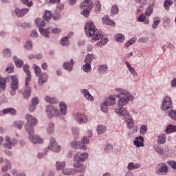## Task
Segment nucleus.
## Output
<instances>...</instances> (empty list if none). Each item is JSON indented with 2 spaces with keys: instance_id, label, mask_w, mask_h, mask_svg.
I'll list each match as a JSON object with an SVG mask.
<instances>
[{
  "instance_id": "f257e3e1",
  "label": "nucleus",
  "mask_w": 176,
  "mask_h": 176,
  "mask_svg": "<svg viewBox=\"0 0 176 176\" xmlns=\"http://www.w3.org/2000/svg\"><path fill=\"white\" fill-rule=\"evenodd\" d=\"M114 91L116 97L119 98L117 102L118 109H116L115 112L117 115H119V116H124V118H127L130 114L127 111V108L123 107L127 105L130 101H133L134 100V96L123 88H116Z\"/></svg>"
},
{
  "instance_id": "f03ea898",
  "label": "nucleus",
  "mask_w": 176,
  "mask_h": 176,
  "mask_svg": "<svg viewBox=\"0 0 176 176\" xmlns=\"http://www.w3.org/2000/svg\"><path fill=\"white\" fill-rule=\"evenodd\" d=\"M85 32L89 38L92 36L93 41H100L102 38V34L96 30V25L92 21L86 23L85 26Z\"/></svg>"
},
{
  "instance_id": "7ed1b4c3",
  "label": "nucleus",
  "mask_w": 176,
  "mask_h": 176,
  "mask_svg": "<svg viewBox=\"0 0 176 176\" xmlns=\"http://www.w3.org/2000/svg\"><path fill=\"white\" fill-rule=\"evenodd\" d=\"M173 108H174V105L173 104V100L171 99V97L168 96H165L162 101L161 111L165 113H168V112H170V109H173Z\"/></svg>"
},
{
  "instance_id": "20e7f679",
  "label": "nucleus",
  "mask_w": 176,
  "mask_h": 176,
  "mask_svg": "<svg viewBox=\"0 0 176 176\" xmlns=\"http://www.w3.org/2000/svg\"><path fill=\"white\" fill-rule=\"evenodd\" d=\"M81 9H83L81 14H83L85 17H89L90 16V11L91 10L93 6L91 5V0H85L80 3Z\"/></svg>"
},
{
  "instance_id": "39448f33",
  "label": "nucleus",
  "mask_w": 176,
  "mask_h": 176,
  "mask_svg": "<svg viewBox=\"0 0 176 176\" xmlns=\"http://www.w3.org/2000/svg\"><path fill=\"white\" fill-rule=\"evenodd\" d=\"M46 113L48 119H53V116H60L58 109L53 105L47 106Z\"/></svg>"
},
{
  "instance_id": "423d86ee",
  "label": "nucleus",
  "mask_w": 176,
  "mask_h": 176,
  "mask_svg": "<svg viewBox=\"0 0 176 176\" xmlns=\"http://www.w3.org/2000/svg\"><path fill=\"white\" fill-rule=\"evenodd\" d=\"M47 149L49 151H53V152H55L56 153H58L60 151H61V146L57 144V142H56V139L53 137H51L50 139V144L47 147H46Z\"/></svg>"
},
{
  "instance_id": "0eeeda50",
  "label": "nucleus",
  "mask_w": 176,
  "mask_h": 176,
  "mask_svg": "<svg viewBox=\"0 0 176 176\" xmlns=\"http://www.w3.org/2000/svg\"><path fill=\"white\" fill-rule=\"evenodd\" d=\"M19 141L16 138L11 139L9 136H6L5 143L3 144V147L6 149H12V146H16Z\"/></svg>"
},
{
  "instance_id": "6e6552de",
  "label": "nucleus",
  "mask_w": 176,
  "mask_h": 176,
  "mask_svg": "<svg viewBox=\"0 0 176 176\" xmlns=\"http://www.w3.org/2000/svg\"><path fill=\"white\" fill-rule=\"evenodd\" d=\"M11 85L12 90L10 91L11 96L16 95V90L19 89V77L17 76H11Z\"/></svg>"
},
{
  "instance_id": "1a4fd4ad",
  "label": "nucleus",
  "mask_w": 176,
  "mask_h": 176,
  "mask_svg": "<svg viewBox=\"0 0 176 176\" xmlns=\"http://www.w3.org/2000/svg\"><path fill=\"white\" fill-rule=\"evenodd\" d=\"M89 159V153L84 152V153H77L74 156V162L76 163H80V162H85Z\"/></svg>"
},
{
  "instance_id": "9d476101",
  "label": "nucleus",
  "mask_w": 176,
  "mask_h": 176,
  "mask_svg": "<svg viewBox=\"0 0 176 176\" xmlns=\"http://www.w3.org/2000/svg\"><path fill=\"white\" fill-rule=\"evenodd\" d=\"M3 163L4 165L1 167V171L2 173H6L8 168H12V164L9 160L0 157V164H3Z\"/></svg>"
},
{
  "instance_id": "9b49d317",
  "label": "nucleus",
  "mask_w": 176,
  "mask_h": 176,
  "mask_svg": "<svg viewBox=\"0 0 176 176\" xmlns=\"http://www.w3.org/2000/svg\"><path fill=\"white\" fill-rule=\"evenodd\" d=\"M30 12V8H16L13 12V14H16V17H24V15L27 14Z\"/></svg>"
},
{
  "instance_id": "f8f14e48",
  "label": "nucleus",
  "mask_w": 176,
  "mask_h": 176,
  "mask_svg": "<svg viewBox=\"0 0 176 176\" xmlns=\"http://www.w3.org/2000/svg\"><path fill=\"white\" fill-rule=\"evenodd\" d=\"M74 120L76 122H78V123H86L87 122V116L80 113H76L74 115Z\"/></svg>"
},
{
  "instance_id": "ddd939ff",
  "label": "nucleus",
  "mask_w": 176,
  "mask_h": 176,
  "mask_svg": "<svg viewBox=\"0 0 176 176\" xmlns=\"http://www.w3.org/2000/svg\"><path fill=\"white\" fill-rule=\"evenodd\" d=\"M30 82L25 81V88L23 91V96L25 100H28L31 97V87H30Z\"/></svg>"
},
{
  "instance_id": "4468645a",
  "label": "nucleus",
  "mask_w": 176,
  "mask_h": 176,
  "mask_svg": "<svg viewBox=\"0 0 176 176\" xmlns=\"http://www.w3.org/2000/svg\"><path fill=\"white\" fill-rule=\"evenodd\" d=\"M38 78V84L39 86H43L44 83L47 82V79H49V74L46 72H43L39 76H37Z\"/></svg>"
},
{
  "instance_id": "2eb2a0df",
  "label": "nucleus",
  "mask_w": 176,
  "mask_h": 176,
  "mask_svg": "<svg viewBox=\"0 0 176 176\" xmlns=\"http://www.w3.org/2000/svg\"><path fill=\"white\" fill-rule=\"evenodd\" d=\"M25 119L27 121L26 124H32V126H36V124H38L36 118L30 114H25Z\"/></svg>"
},
{
  "instance_id": "dca6fc26",
  "label": "nucleus",
  "mask_w": 176,
  "mask_h": 176,
  "mask_svg": "<svg viewBox=\"0 0 176 176\" xmlns=\"http://www.w3.org/2000/svg\"><path fill=\"white\" fill-rule=\"evenodd\" d=\"M23 71L27 76L25 78V82H26V85L28 82H31L32 76H31V72L30 71V65L28 64H25L23 66Z\"/></svg>"
},
{
  "instance_id": "f3484780",
  "label": "nucleus",
  "mask_w": 176,
  "mask_h": 176,
  "mask_svg": "<svg viewBox=\"0 0 176 176\" xmlns=\"http://www.w3.org/2000/svg\"><path fill=\"white\" fill-rule=\"evenodd\" d=\"M73 166L75 167L76 173H85L86 171V166L80 162H74Z\"/></svg>"
},
{
  "instance_id": "a211bd4d",
  "label": "nucleus",
  "mask_w": 176,
  "mask_h": 176,
  "mask_svg": "<svg viewBox=\"0 0 176 176\" xmlns=\"http://www.w3.org/2000/svg\"><path fill=\"white\" fill-rule=\"evenodd\" d=\"M30 141L34 144H43V140L38 135H34L33 134L29 135Z\"/></svg>"
},
{
  "instance_id": "6ab92c4d",
  "label": "nucleus",
  "mask_w": 176,
  "mask_h": 176,
  "mask_svg": "<svg viewBox=\"0 0 176 176\" xmlns=\"http://www.w3.org/2000/svg\"><path fill=\"white\" fill-rule=\"evenodd\" d=\"M116 95H110L104 100V104H107L109 107L115 105L116 104Z\"/></svg>"
},
{
  "instance_id": "aec40b11",
  "label": "nucleus",
  "mask_w": 176,
  "mask_h": 176,
  "mask_svg": "<svg viewBox=\"0 0 176 176\" xmlns=\"http://www.w3.org/2000/svg\"><path fill=\"white\" fill-rule=\"evenodd\" d=\"M158 169L157 170V174H167V173L168 172V169L167 168V165H166V164L164 163H161L160 164H158Z\"/></svg>"
},
{
  "instance_id": "412c9836",
  "label": "nucleus",
  "mask_w": 176,
  "mask_h": 176,
  "mask_svg": "<svg viewBox=\"0 0 176 176\" xmlns=\"http://www.w3.org/2000/svg\"><path fill=\"white\" fill-rule=\"evenodd\" d=\"M102 23L103 24H106V25H111V27H115V25H116V24L115 23V21L109 19V16L108 15H105L102 19Z\"/></svg>"
},
{
  "instance_id": "4be33fe9",
  "label": "nucleus",
  "mask_w": 176,
  "mask_h": 176,
  "mask_svg": "<svg viewBox=\"0 0 176 176\" xmlns=\"http://www.w3.org/2000/svg\"><path fill=\"white\" fill-rule=\"evenodd\" d=\"M59 108V115H61V116H65V115H67V104L64 102H60Z\"/></svg>"
},
{
  "instance_id": "5701e85b",
  "label": "nucleus",
  "mask_w": 176,
  "mask_h": 176,
  "mask_svg": "<svg viewBox=\"0 0 176 176\" xmlns=\"http://www.w3.org/2000/svg\"><path fill=\"white\" fill-rule=\"evenodd\" d=\"M74 64H75V62H74V59H71L70 62H64L63 67L64 69H66L67 71L71 72V71L74 69Z\"/></svg>"
},
{
  "instance_id": "b1692460",
  "label": "nucleus",
  "mask_w": 176,
  "mask_h": 176,
  "mask_svg": "<svg viewBox=\"0 0 176 176\" xmlns=\"http://www.w3.org/2000/svg\"><path fill=\"white\" fill-rule=\"evenodd\" d=\"M133 145L137 146V148H141V146H144V137H136L133 140Z\"/></svg>"
},
{
  "instance_id": "393cba45",
  "label": "nucleus",
  "mask_w": 176,
  "mask_h": 176,
  "mask_svg": "<svg viewBox=\"0 0 176 176\" xmlns=\"http://www.w3.org/2000/svg\"><path fill=\"white\" fill-rule=\"evenodd\" d=\"M124 119L127 128L129 129V130H131V129L134 127V120H133V118L129 114V116H127V117H126Z\"/></svg>"
},
{
  "instance_id": "a878e982",
  "label": "nucleus",
  "mask_w": 176,
  "mask_h": 176,
  "mask_svg": "<svg viewBox=\"0 0 176 176\" xmlns=\"http://www.w3.org/2000/svg\"><path fill=\"white\" fill-rule=\"evenodd\" d=\"M2 113L3 115H11V116H14V115H16L17 111L14 108L10 107L3 109Z\"/></svg>"
},
{
  "instance_id": "bb28decb",
  "label": "nucleus",
  "mask_w": 176,
  "mask_h": 176,
  "mask_svg": "<svg viewBox=\"0 0 176 176\" xmlns=\"http://www.w3.org/2000/svg\"><path fill=\"white\" fill-rule=\"evenodd\" d=\"M89 142H90V138L86 136H84L82 138V143H80V149H83L84 151H86V149H87V146H86V144H89Z\"/></svg>"
},
{
  "instance_id": "cd10ccee",
  "label": "nucleus",
  "mask_w": 176,
  "mask_h": 176,
  "mask_svg": "<svg viewBox=\"0 0 176 176\" xmlns=\"http://www.w3.org/2000/svg\"><path fill=\"white\" fill-rule=\"evenodd\" d=\"M62 174H64V175H75V174H76V170L75 168H65L63 169Z\"/></svg>"
},
{
  "instance_id": "c85d7f7f",
  "label": "nucleus",
  "mask_w": 176,
  "mask_h": 176,
  "mask_svg": "<svg viewBox=\"0 0 176 176\" xmlns=\"http://www.w3.org/2000/svg\"><path fill=\"white\" fill-rule=\"evenodd\" d=\"M39 32L42 36H44V38H50V30H52L51 28H48L47 29L45 28H40Z\"/></svg>"
},
{
  "instance_id": "c756f323",
  "label": "nucleus",
  "mask_w": 176,
  "mask_h": 176,
  "mask_svg": "<svg viewBox=\"0 0 176 176\" xmlns=\"http://www.w3.org/2000/svg\"><path fill=\"white\" fill-rule=\"evenodd\" d=\"M47 134L52 135L54 133V123L49 122L45 128Z\"/></svg>"
},
{
  "instance_id": "7c9ffc66",
  "label": "nucleus",
  "mask_w": 176,
  "mask_h": 176,
  "mask_svg": "<svg viewBox=\"0 0 176 176\" xmlns=\"http://www.w3.org/2000/svg\"><path fill=\"white\" fill-rule=\"evenodd\" d=\"M45 102H47L48 104H58V99L56 97H50L49 96H46L45 97Z\"/></svg>"
},
{
  "instance_id": "2f4dec72",
  "label": "nucleus",
  "mask_w": 176,
  "mask_h": 176,
  "mask_svg": "<svg viewBox=\"0 0 176 176\" xmlns=\"http://www.w3.org/2000/svg\"><path fill=\"white\" fill-rule=\"evenodd\" d=\"M140 167H141V165L139 163L134 164L133 162H130L128 164L127 170L132 171L133 170H138Z\"/></svg>"
},
{
  "instance_id": "473e14b6",
  "label": "nucleus",
  "mask_w": 176,
  "mask_h": 176,
  "mask_svg": "<svg viewBox=\"0 0 176 176\" xmlns=\"http://www.w3.org/2000/svg\"><path fill=\"white\" fill-rule=\"evenodd\" d=\"M25 130L28 133L29 135H31L32 134H34V127H35V125H32L31 124H25Z\"/></svg>"
},
{
  "instance_id": "72a5a7b5",
  "label": "nucleus",
  "mask_w": 176,
  "mask_h": 176,
  "mask_svg": "<svg viewBox=\"0 0 176 176\" xmlns=\"http://www.w3.org/2000/svg\"><path fill=\"white\" fill-rule=\"evenodd\" d=\"M35 24L38 28V30L46 26V22H45V21L42 20L41 18H36L35 19Z\"/></svg>"
},
{
  "instance_id": "f704fd0d",
  "label": "nucleus",
  "mask_w": 176,
  "mask_h": 176,
  "mask_svg": "<svg viewBox=\"0 0 176 176\" xmlns=\"http://www.w3.org/2000/svg\"><path fill=\"white\" fill-rule=\"evenodd\" d=\"M13 60L17 68H21L23 65H24V61H23L21 59H19L17 56H14Z\"/></svg>"
},
{
  "instance_id": "c9c22d12",
  "label": "nucleus",
  "mask_w": 176,
  "mask_h": 176,
  "mask_svg": "<svg viewBox=\"0 0 176 176\" xmlns=\"http://www.w3.org/2000/svg\"><path fill=\"white\" fill-rule=\"evenodd\" d=\"M23 126H24V121L23 120L14 121L12 124V127H16V129H19V130H21Z\"/></svg>"
},
{
  "instance_id": "e433bc0d",
  "label": "nucleus",
  "mask_w": 176,
  "mask_h": 176,
  "mask_svg": "<svg viewBox=\"0 0 176 176\" xmlns=\"http://www.w3.org/2000/svg\"><path fill=\"white\" fill-rule=\"evenodd\" d=\"M125 65H126L127 68L129 69V72L133 76H138V73L135 72V69L134 67H131V65L127 62L125 61Z\"/></svg>"
},
{
  "instance_id": "4c0bfd02",
  "label": "nucleus",
  "mask_w": 176,
  "mask_h": 176,
  "mask_svg": "<svg viewBox=\"0 0 176 176\" xmlns=\"http://www.w3.org/2000/svg\"><path fill=\"white\" fill-rule=\"evenodd\" d=\"M166 138H167V135H166V134L162 133L160 135L157 137V144H159L160 145H163V144H166Z\"/></svg>"
},
{
  "instance_id": "58836bf2",
  "label": "nucleus",
  "mask_w": 176,
  "mask_h": 176,
  "mask_svg": "<svg viewBox=\"0 0 176 176\" xmlns=\"http://www.w3.org/2000/svg\"><path fill=\"white\" fill-rule=\"evenodd\" d=\"M47 153H49V148H47V147H46L45 148H44L43 152H39L37 154L36 157L39 160L45 159V157H46V156H47Z\"/></svg>"
},
{
  "instance_id": "ea45409f",
  "label": "nucleus",
  "mask_w": 176,
  "mask_h": 176,
  "mask_svg": "<svg viewBox=\"0 0 176 176\" xmlns=\"http://www.w3.org/2000/svg\"><path fill=\"white\" fill-rule=\"evenodd\" d=\"M138 21L140 23H144V24H149V18H146V16L142 14L138 18Z\"/></svg>"
},
{
  "instance_id": "a19ab883",
  "label": "nucleus",
  "mask_w": 176,
  "mask_h": 176,
  "mask_svg": "<svg viewBox=\"0 0 176 176\" xmlns=\"http://www.w3.org/2000/svg\"><path fill=\"white\" fill-rule=\"evenodd\" d=\"M175 131H176V126L173 124H169L165 130L166 134H171V133H175Z\"/></svg>"
},
{
  "instance_id": "79ce46f5",
  "label": "nucleus",
  "mask_w": 176,
  "mask_h": 176,
  "mask_svg": "<svg viewBox=\"0 0 176 176\" xmlns=\"http://www.w3.org/2000/svg\"><path fill=\"white\" fill-rule=\"evenodd\" d=\"M66 166V163L64 161L62 162H56V170L58 171H63V170H64V168Z\"/></svg>"
},
{
  "instance_id": "37998d69",
  "label": "nucleus",
  "mask_w": 176,
  "mask_h": 176,
  "mask_svg": "<svg viewBox=\"0 0 176 176\" xmlns=\"http://www.w3.org/2000/svg\"><path fill=\"white\" fill-rule=\"evenodd\" d=\"M108 71V65L103 64V65H100L98 67V72L99 74H107Z\"/></svg>"
},
{
  "instance_id": "c03bdc74",
  "label": "nucleus",
  "mask_w": 176,
  "mask_h": 176,
  "mask_svg": "<svg viewBox=\"0 0 176 176\" xmlns=\"http://www.w3.org/2000/svg\"><path fill=\"white\" fill-rule=\"evenodd\" d=\"M119 13V8L116 4H114L111 9V16L113 17V16H116Z\"/></svg>"
},
{
  "instance_id": "a18cd8bd",
  "label": "nucleus",
  "mask_w": 176,
  "mask_h": 176,
  "mask_svg": "<svg viewBox=\"0 0 176 176\" xmlns=\"http://www.w3.org/2000/svg\"><path fill=\"white\" fill-rule=\"evenodd\" d=\"M107 131V127L104 125H99L97 127V132L99 135L104 134Z\"/></svg>"
},
{
  "instance_id": "49530a36",
  "label": "nucleus",
  "mask_w": 176,
  "mask_h": 176,
  "mask_svg": "<svg viewBox=\"0 0 176 176\" xmlns=\"http://www.w3.org/2000/svg\"><path fill=\"white\" fill-rule=\"evenodd\" d=\"M94 58V55L92 54H88L85 58V63L87 64H91V61Z\"/></svg>"
},
{
  "instance_id": "de8ad7c7",
  "label": "nucleus",
  "mask_w": 176,
  "mask_h": 176,
  "mask_svg": "<svg viewBox=\"0 0 176 176\" xmlns=\"http://www.w3.org/2000/svg\"><path fill=\"white\" fill-rule=\"evenodd\" d=\"M159 24H160V19H159V17H154L153 23L152 25V29L156 30V28H157V27L159 26Z\"/></svg>"
},
{
  "instance_id": "09e8293b",
  "label": "nucleus",
  "mask_w": 176,
  "mask_h": 176,
  "mask_svg": "<svg viewBox=\"0 0 176 176\" xmlns=\"http://www.w3.org/2000/svg\"><path fill=\"white\" fill-rule=\"evenodd\" d=\"M114 38L116 42H123L126 37L122 34L118 33L115 35Z\"/></svg>"
},
{
  "instance_id": "8fccbe9b",
  "label": "nucleus",
  "mask_w": 176,
  "mask_h": 176,
  "mask_svg": "<svg viewBox=\"0 0 176 176\" xmlns=\"http://www.w3.org/2000/svg\"><path fill=\"white\" fill-rule=\"evenodd\" d=\"M173 5V1L171 0H165L164 1V8L165 10H170V7Z\"/></svg>"
},
{
  "instance_id": "3c124183",
  "label": "nucleus",
  "mask_w": 176,
  "mask_h": 176,
  "mask_svg": "<svg viewBox=\"0 0 176 176\" xmlns=\"http://www.w3.org/2000/svg\"><path fill=\"white\" fill-rule=\"evenodd\" d=\"M153 13V6L149 5L145 10V14L149 17Z\"/></svg>"
},
{
  "instance_id": "603ef678",
  "label": "nucleus",
  "mask_w": 176,
  "mask_h": 176,
  "mask_svg": "<svg viewBox=\"0 0 176 176\" xmlns=\"http://www.w3.org/2000/svg\"><path fill=\"white\" fill-rule=\"evenodd\" d=\"M72 132L75 140H78L79 138V128L72 127Z\"/></svg>"
},
{
  "instance_id": "864d4df0",
  "label": "nucleus",
  "mask_w": 176,
  "mask_h": 176,
  "mask_svg": "<svg viewBox=\"0 0 176 176\" xmlns=\"http://www.w3.org/2000/svg\"><path fill=\"white\" fill-rule=\"evenodd\" d=\"M43 19L45 21H49V20H50V19H52V12L45 11V12L44 13V14L43 16Z\"/></svg>"
},
{
  "instance_id": "5fc2aeb1",
  "label": "nucleus",
  "mask_w": 176,
  "mask_h": 176,
  "mask_svg": "<svg viewBox=\"0 0 176 176\" xmlns=\"http://www.w3.org/2000/svg\"><path fill=\"white\" fill-rule=\"evenodd\" d=\"M82 71L83 72H90L91 71V64L85 63V65H82Z\"/></svg>"
},
{
  "instance_id": "6e6d98bb",
  "label": "nucleus",
  "mask_w": 176,
  "mask_h": 176,
  "mask_svg": "<svg viewBox=\"0 0 176 176\" xmlns=\"http://www.w3.org/2000/svg\"><path fill=\"white\" fill-rule=\"evenodd\" d=\"M0 89H2V90H5L6 89V79L2 78V76H0Z\"/></svg>"
},
{
  "instance_id": "4d7b16f0",
  "label": "nucleus",
  "mask_w": 176,
  "mask_h": 176,
  "mask_svg": "<svg viewBox=\"0 0 176 176\" xmlns=\"http://www.w3.org/2000/svg\"><path fill=\"white\" fill-rule=\"evenodd\" d=\"M60 45L62 46H68L69 45V40H68V36H65L61 38Z\"/></svg>"
},
{
  "instance_id": "13d9d810",
  "label": "nucleus",
  "mask_w": 176,
  "mask_h": 176,
  "mask_svg": "<svg viewBox=\"0 0 176 176\" xmlns=\"http://www.w3.org/2000/svg\"><path fill=\"white\" fill-rule=\"evenodd\" d=\"M137 42V38L133 37L130 40H129L124 45L126 47H129V46H131V45H134Z\"/></svg>"
},
{
  "instance_id": "bf43d9fd",
  "label": "nucleus",
  "mask_w": 176,
  "mask_h": 176,
  "mask_svg": "<svg viewBox=\"0 0 176 176\" xmlns=\"http://www.w3.org/2000/svg\"><path fill=\"white\" fill-rule=\"evenodd\" d=\"M34 69L36 76L42 74V69L36 65H34Z\"/></svg>"
},
{
  "instance_id": "052dcab7",
  "label": "nucleus",
  "mask_w": 176,
  "mask_h": 176,
  "mask_svg": "<svg viewBox=\"0 0 176 176\" xmlns=\"http://www.w3.org/2000/svg\"><path fill=\"white\" fill-rule=\"evenodd\" d=\"M169 118H171L173 120H176V111L171 109L168 112Z\"/></svg>"
},
{
  "instance_id": "680f3d73",
  "label": "nucleus",
  "mask_w": 176,
  "mask_h": 176,
  "mask_svg": "<svg viewBox=\"0 0 176 176\" xmlns=\"http://www.w3.org/2000/svg\"><path fill=\"white\" fill-rule=\"evenodd\" d=\"M153 148L158 155H163V148L161 146L155 145Z\"/></svg>"
},
{
  "instance_id": "e2e57ef3",
  "label": "nucleus",
  "mask_w": 176,
  "mask_h": 176,
  "mask_svg": "<svg viewBox=\"0 0 176 176\" xmlns=\"http://www.w3.org/2000/svg\"><path fill=\"white\" fill-rule=\"evenodd\" d=\"M108 105L107 103H105V102H103L101 104H100V109L102 111V112H104V113H107V112H108Z\"/></svg>"
},
{
  "instance_id": "0e129e2a",
  "label": "nucleus",
  "mask_w": 176,
  "mask_h": 176,
  "mask_svg": "<svg viewBox=\"0 0 176 176\" xmlns=\"http://www.w3.org/2000/svg\"><path fill=\"white\" fill-rule=\"evenodd\" d=\"M32 41H28L24 45V47L26 49V50H32Z\"/></svg>"
},
{
  "instance_id": "69168bd1",
  "label": "nucleus",
  "mask_w": 176,
  "mask_h": 176,
  "mask_svg": "<svg viewBox=\"0 0 176 176\" xmlns=\"http://www.w3.org/2000/svg\"><path fill=\"white\" fill-rule=\"evenodd\" d=\"M4 57H10L12 56V51L9 48H6L3 50Z\"/></svg>"
},
{
  "instance_id": "338daca9",
  "label": "nucleus",
  "mask_w": 176,
  "mask_h": 176,
  "mask_svg": "<svg viewBox=\"0 0 176 176\" xmlns=\"http://www.w3.org/2000/svg\"><path fill=\"white\" fill-rule=\"evenodd\" d=\"M107 43H108V38H102L100 42L96 43L97 46H100V47H101V46H104V45H107Z\"/></svg>"
},
{
  "instance_id": "774afa93",
  "label": "nucleus",
  "mask_w": 176,
  "mask_h": 176,
  "mask_svg": "<svg viewBox=\"0 0 176 176\" xmlns=\"http://www.w3.org/2000/svg\"><path fill=\"white\" fill-rule=\"evenodd\" d=\"M95 12L96 13H100L101 12V3H100V1L96 2Z\"/></svg>"
}]
</instances>
